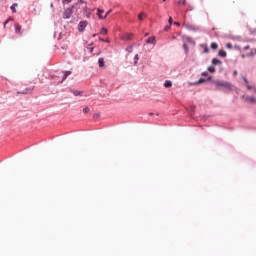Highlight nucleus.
Returning a JSON list of instances; mask_svg holds the SVG:
<instances>
[{
  "mask_svg": "<svg viewBox=\"0 0 256 256\" xmlns=\"http://www.w3.org/2000/svg\"><path fill=\"white\" fill-rule=\"evenodd\" d=\"M214 85L217 89H225L226 91H231L233 89V85H231V83L229 82H225V81H215Z\"/></svg>",
  "mask_w": 256,
  "mask_h": 256,
  "instance_id": "1",
  "label": "nucleus"
},
{
  "mask_svg": "<svg viewBox=\"0 0 256 256\" xmlns=\"http://www.w3.org/2000/svg\"><path fill=\"white\" fill-rule=\"evenodd\" d=\"M71 15H73V8H68L63 13V19H70Z\"/></svg>",
  "mask_w": 256,
  "mask_h": 256,
  "instance_id": "2",
  "label": "nucleus"
},
{
  "mask_svg": "<svg viewBox=\"0 0 256 256\" xmlns=\"http://www.w3.org/2000/svg\"><path fill=\"white\" fill-rule=\"evenodd\" d=\"M85 27H87V21H81L78 25V29L80 32L85 31Z\"/></svg>",
  "mask_w": 256,
  "mask_h": 256,
  "instance_id": "3",
  "label": "nucleus"
},
{
  "mask_svg": "<svg viewBox=\"0 0 256 256\" xmlns=\"http://www.w3.org/2000/svg\"><path fill=\"white\" fill-rule=\"evenodd\" d=\"M97 12H98V17H99V19H107V14H105V15L103 16V14L105 13V11H103L102 9H98Z\"/></svg>",
  "mask_w": 256,
  "mask_h": 256,
  "instance_id": "4",
  "label": "nucleus"
},
{
  "mask_svg": "<svg viewBox=\"0 0 256 256\" xmlns=\"http://www.w3.org/2000/svg\"><path fill=\"white\" fill-rule=\"evenodd\" d=\"M123 41H131L133 39V34H125L122 36Z\"/></svg>",
  "mask_w": 256,
  "mask_h": 256,
  "instance_id": "5",
  "label": "nucleus"
},
{
  "mask_svg": "<svg viewBox=\"0 0 256 256\" xmlns=\"http://www.w3.org/2000/svg\"><path fill=\"white\" fill-rule=\"evenodd\" d=\"M15 33L18 35H23V32H21V25L15 24Z\"/></svg>",
  "mask_w": 256,
  "mask_h": 256,
  "instance_id": "6",
  "label": "nucleus"
},
{
  "mask_svg": "<svg viewBox=\"0 0 256 256\" xmlns=\"http://www.w3.org/2000/svg\"><path fill=\"white\" fill-rule=\"evenodd\" d=\"M63 73H64V76H63V79L60 81V83H63V81H65V79H67V77L71 75V71H65Z\"/></svg>",
  "mask_w": 256,
  "mask_h": 256,
  "instance_id": "7",
  "label": "nucleus"
},
{
  "mask_svg": "<svg viewBox=\"0 0 256 256\" xmlns=\"http://www.w3.org/2000/svg\"><path fill=\"white\" fill-rule=\"evenodd\" d=\"M207 81L205 78L199 79L198 81L192 83L191 85H201L202 83H205Z\"/></svg>",
  "mask_w": 256,
  "mask_h": 256,
  "instance_id": "8",
  "label": "nucleus"
},
{
  "mask_svg": "<svg viewBox=\"0 0 256 256\" xmlns=\"http://www.w3.org/2000/svg\"><path fill=\"white\" fill-rule=\"evenodd\" d=\"M98 65H99V67H105V59L99 58L98 59Z\"/></svg>",
  "mask_w": 256,
  "mask_h": 256,
  "instance_id": "9",
  "label": "nucleus"
},
{
  "mask_svg": "<svg viewBox=\"0 0 256 256\" xmlns=\"http://www.w3.org/2000/svg\"><path fill=\"white\" fill-rule=\"evenodd\" d=\"M164 87L166 88L173 87V82H171V80H166L164 83Z\"/></svg>",
  "mask_w": 256,
  "mask_h": 256,
  "instance_id": "10",
  "label": "nucleus"
},
{
  "mask_svg": "<svg viewBox=\"0 0 256 256\" xmlns=\"http://www.w3.org/2000/svg\"><path fill=\"white\" fill-rule=\"evenodd\" d=\"M146 17H147V14H145L144 12H141V13L138 15L139 21H143V19H145Z\"/></svg>",
  "mask_w": 256,
  "mask_h": 256,
  "instance_id": "11",
  "label": "nucleus"
},
{
  "mask_svg": "<svg viewBox=\"0 0 256 256\" xmlns=\"http://www.w3.org/2000/svg\"><path fill=\"white\" fill-rule=\"evenodd\" d=\"M16 7H18V4H17V3L12 4V6L10 7L12 13H17Z\"/></svg>",
  "mask_w": 256,
  "mask_h": 256,
  "instance_id": "12",
  "label": "nucleus"
},
{
  "mask_svg": "<svg viewBox=\"0 0 256 256\" xmlns=\"http://www.w3.org/2000/svg\"><path fill=\"white\" fill-rule=\"evenodd\" d=\"M256 55V48L252 49L250 53L247 54V57H255Z\"/></svg>",
  "mask_w": 256,
  "mask_h": 256,
  "instance_id": "13",
  "label": "nucleus"
},
{
  "mask_svg": "<svg viewBox=\"0 0 256 256\" xmlns=\"http://www.w3.org/2000/svg\"><path fill=\"white\" fill-rule=\"evenodd\" d=\"M212 65H221V60L217 58L212 59Z\"/></svg>",
  "mask_w": 256,
  "mask_h": 256,
  "instance_id": "14",
  "label": "nucleus"
},
{
  "mask_svg": "<svg viewBox=\"0 0 256 256\" xmlns=\"http://www.w3.org/2000/svg\"><path fill=\"white\" fill-rule=\"evenodd\" d=\"M201 47L204 49V53H209V46L207 44H202Z\"/></svg>",
  "mask_w": 256,
  "mask_h": 256,
  "instance_id": "15",
  "label": "nucleus"
},
{
  "mask_svg": "<svg viewBox=\"0 0 256 256\" xmlns=\"http://www.w3.org/2000/svg\"><path fill=\"white\" fill-rule=\"evenodd\" d=\"M218 55H219L220 57H227V52H225V50H220V51L218 52Z\"/></svg>",
  "mask_w": 256,
  "mask_h": 256,
  "instance_id": "16",
  "label": "nucleus"
},
{
  "mask_svg": "<svg viewBox=\"0 0 256 256\" xmlns=\"http://www.w3.org/2000/svg\"><path fill=\"white\" fill-rule=\"evenodd\" d=\"M146 43H155V36H151L146 40Z\"/></svg>",
  "mask_w": 256,
  "mask_h": 256,
  "instance_id": "17",
  "label": "nucleus"
},
{
  "mask_svg": "<svg viewBox=\"0 0 256 256\" xmlns=\"http://www.w3.org/2000/svg\"><path fill=\"white\" fill-rule=\"evenodd\" d=\"M211 49L217 50V49H219V45L214 42V43L211 44Z\"/></svg>",
  "mask_w": 256,
  "mask_h": 256,
  "instance_id": "18",
  "label": "nucleus"
},
{
  "mask_svg": "<svg viewBox=\"0 0 256 256\" xmlns=\"http://www.w3.org/2000/svg\"><path fill=\"white\" fill-rule=\"evenodd\" d=\"M246 101H249V103H256V99L253 97H247Z\"/></svg>",
  "mask_w": 256,
  "mask_h": 256,
  "instance_id": "19",
  "label": "nucleus"
},
{
  "mask_svg": "<svg viewBox=\"0 0 256 256\" xmlns=\"http://www.w3.org/2000/svg\"><path fill=\"white\" fill-rule=\"evenodd\" d=\"M208 71H209L210 73H215V66H209V67H208Z\"/></svg>",
  "mask_w": 256,
  "mask_h": 256,
  "instance_id": "20",
  "label": "nucleus"
},
{
  "mask_svg": "<svg viewBox=\"0 0 256 256\" xmlns=\"http://www.w3.org/2000/svg\"><path fill=\"white\" fill-rule=\"evenodd\" d=\"M100 33L102 35H107V29L106 28H102Z\"/></svg>",
  "mask_w": 256,
  "mask_h": 256,
  "instance_id": "21",
  "label": "nucleus"
},
{
  "mask_svg": "<svg viewBox=\"0 0 256 256\" xmlns=\"http://www.w3.org/2000/svg\"><path fill=\"white\" fill-rule=\"evenodd\" d=\"M73 95H75V97H78V95H81V92L77 91V90H74Z\"/></svg>",
  "mask_w": 256,
  "mask_h": 256,
  "instance_id": "22",
  "label": "nucleus"
},
{
  "mask_svg": "<svg viewBox=\"0 0 256 256\" xmlns=\"http://www.w3.org/2000/svg\"><path fill=\"white\" fill-rule=\"evenodd\" d=\"M9 21H13V18H8V19L4 22V27L7 26V23H9Z\"/></svg>",
  "mask_w": 256,
  "mask_h": 256,
  "instance_id": "23",
  "label": "nucleus"
},
{
  "mask_svg": "<svg viewBox=\"0 0 256 256\" xmlns=\"http://www.w3.org/2000/svg\"><path fill=\"white\" fill-rule=\"evenodd\" d=\"M89 111H90L89 107L83 108V113L87 114V113H89Z\"/></svg>",
  "mask_w": 256,
  "mask_h": 256,
  "instance_id": "24",
  "label": "nucleus"
},
{
  "mask_svg": "<svg viewBox=\"0 0 256 256\" xmlns=\"http://www.w3.org/2000/svg\"><path fill=\"white\" fill-rule=\"evenodd\" d=\"M186 4V0H182L178 2V5H185Z\"/></svg>",
  "mask_w": 256,
  "mask_h": 256,
  "instance_id": "25",
  "label": "nucleus"
},
{
  "mask_svg": "<svg viewBox=\"0 0 256 256\" xmlns=\"http://www.w3.org/2000/svg\"><path fill=\"white\" fill-rule=\"evenodd\" d=\"M226 47H227V49H233V45L230 43L226 44Z\"/></svg>",
  "mask_w": 256,
  "mask_h": 256,
  "instance_id": "26",
  "label": "nucleus"
},
{
  "mask_svg": "<svg viewBox=\"0 0 256 256\" xmlns=\"http://www.w3.org/2000/svg\"><path fill=\"white\" fill-rule=\"evenodd\" d=\"M242 79H243L244 83H246V85H249V81L247 80V78L242 77Z\"/></svg>",
  "mask_w": 256,
  "mask_h": 256,
  "instance_id": "27",
  "label": "nucleus"
},
{
  "mask_svg": "<svg viewBox=\"0 0 256 256\" xmlns=\"http://www.w3.org/2000/svg\"><path fill=\"white\" fill-rule=\"evenodd\" d=\"M202 75H203V77H207V75H209V73L208 72H203Z\"/></svg>",
  "mask_w": 256,
  "mask_h": 256,
  "instance_id": "28",
  "label": "nucleus"
},
{
  "mask_svg": "<svg viewBox=\"0 0 256 256\" xmlns=\"http://www.w3.org/2000/svg\"><path fill=\"white\" fill-rule=\"evenodd\" d=\"M183 47H184V49H185V51L187 53V51H188L187 44H184Z\"/></svg>",
  "mask_w": 256,
  "mask_h": 256,
  "instance_id": "29",
  "label": "nucleus"
},
{
  "mask_svg": "<svg viewBox=\"0 0 256 256\" xmlns=\"http://www.w3.org/2000/svg\"><path fill=\"white\" fill-rule=\"evenodd\" d=\"M100 41L109 43V40H105V39H101V38H100Z\"/></svg>",
  "mask_w": 256,
  "mask_h": 256,
  "instance_id": "30",
  "label": "nucleus"
},
{
  "mask_svg": "<svg viewBox=\"0 0 256 256\" xmlns=\"http://www.w3.org/2000/svg\"><path fill=\"white\" fill-rule=\"evenodd\" d=\"M247 49H250V46H249V45H247V46L244 47V51H247Z\"/></svg>",
  "mask_w": 256,
  "mask_h": 256,
  "instance_id": "31",
  "label": "nucleus"
},
{
  "mask_svg": "<svg viewBox=\"0 0 256 256\" xmlns=\"http://www.w3.org/2000/svg\"><path fill=\"white\" fill-rule=\"evenodd\" d=\"M63 3H71V0H63Z\"/></svg>",
  "mask_w": 256,
  "mask_h": 256,
  "instance_id": "32",
  "label": "nucleus"
},
{
  "mask_svg": "<svg viewBox=\"0 0 256 256\" xmlns=\"http://www.w3.org/2000/svg\"><path fill=\"white\" fill-rule=\"evenodd\" d=\"M169 23H170V25H171V23H173V18L172 17L169 18Z\"/></svg>",
  "mask_w": 256,
  "mask_h": 256,
  "instance_id": "33",
  "label": "nucleus"
},
{
  "mask_svg": "<svg viewBox=\"0 0 256 256\" xmlns=\"http://www.w3.org/2000/svg\"><path fill=\"white\" fill-rule=\"evenodd\" d=\"M18 93H21L22 95H25V94H27V91H22V92H18Z\"/></svg>",
  "mask_w": 256,
  "mask_h": 256,
  "instance_id": "34",
  "label": "nucleus"
},
{
  "mask_svg": "<svg viewBox=\"0 0 256 256\" xmlns=\"http://www.w3.org/2000/svg\"><path fill=\"white\" fill-rule=\"evenodd\" d=\"M111 9L108 11V12H106V15H107V17L109 16V14L111 13Z\"/></svg>",
  "mask_w": 256,
  "mask_h": 256,
  "instance_id": "35",
  "label": "nucleus"
},
{
  "mask_svg": "<svg viewBox=\"0 0 256 256\" xmlns=\"http://www.w3.org/2000/svg\"><path fill=\"white\" fill-rule=\"evenodd\" d=\"M174 25H177L179 27L181 24L179 22H174Z\"/></svg>",
  "mask_w": 256,
  "mask_h": 256,
  "instance_id": "36",
  "label": "nucleus"
},
{
  "mask_svg": "<svg viewBox=\"0 0 256 256\" xmlns=\"http://www.w3.org/2000/svg\"><path fill=\"white\" fill-rule=\"evenodd\" d=\"M135 60H136V61H139V55H136V56H135Z\"/></svg>",
  "mask_w": 256,
  "mask_h": 256,
  "instance_id": "37",
  "label": "nucleus"
},
{
  "mask_svg": "<svg viewBox=\"0 0 256 256\" xmlns=\"http://www.w3.org/2000/svg\"><path fill=\"white\" fill-rule=\"evenodd\" d=\"M233 75H237V71H234V72H233Z\"/></svg>",
  "mask_w": 256,
  "mask_h": 256,
  "instance_id": "38",
  "label": "nucleus"
},
{
  "mask_svg": "<svg viewBox=\"0 0 256 256\" xmlns=\"http://www.w3.org/2000/svg\"><path fill=\"white\" fill-rule=\"evenodd\" d=\"M247 89H251V86H250V85H248V86H247Z\"/></svg>",
  "mask_w": 256,
  "mask_h": 256,
  "instance_id": "39",
  "label": "nucleus"
},
{
  "mask_svg": "<svg viewBox=\"0 0 256 256\" xmlns=\"http://www.w3.org/2000/svg\"><path fill=\"white\" fill-rule=\"evenodd\" d=\"M80 2H82V3H83V0H80Z\"/></svg>",
  "mask_w": 256,
  "mask_h": 256,
  "instance_id": "40",
  "label": "nucleus"
},
{
  "mask_svg": "<svg viewBox=\"0 0 256 256\" xmlns=\"http://www.w3.org/2000/svg\"><path fill=\"white\" fill-rule=\"evenodd\" d=\"M163 2L167 1V0H162Z\"/></svg>",
  "mask_w": 256,
  "mask_h": 256,
  "instance_id": "41",
  "label": "nucleus"
}]
</instances>
